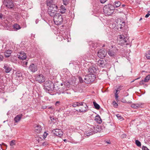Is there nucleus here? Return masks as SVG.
I'll return each instance as SVG.
<instances>
[{
	"label": "nucleus",
	"instance_id": "22",
	"mask_svg": "<svg viewBox=\"0 0 150 150\" xmlns=\"http://www.w3.org/2000/svg\"><path fill=\"white\" fill-rule=\"evenodd\" d=\"M95 120L97 123L100 124L102 122V120L100 117L98 115H97L95 118Z\"/></svg>",
	"mask_w": 150,
	"mask_h": 150
},
{
	"label": "nucleus",
	"instance_id": "30",
	"mask_svg": "<svg viewBox=\"0 0 150 150\" xmlns=\"http://www.w3.org/2000/svg\"><path fill=\"white\" fill-rule=\"evenodd\" d=\"M81 102H77L76 103H73V104L72 105V106L73 107H75L76 106L79 107V105H81Z\"/></svg>",
	"mask_w": 150,
	"mask_h": 150
},
{
	"label": "nucleus",
	"instance_id": "40",
	"mask_svg": "<svg viewBox=\"0 0 150 150\" xmlns=\"http://www.w3.org/2000/svg\"><path fill=\"white\" fill-rule=\"evenodd\" d=\"M116 115L117 117V118L118 119H119V120L121 119H122V117L120 115H119V114H117Z\"/></svg>",
	"mask_w": 150,
	"mask_h": 150
},
{
	"label": "nucleus",
	"instance_id": "14",
	"mask_svg": "<svg viewBox=\"0 0 150 150\" xmlns=\"http://www.w3.org/2000/svg\"><path fill=\"white\" fill-rule=\"evenodd\" d=\"M52 132L57 136H61L63 134L62 130L58 129H53L52 130Z\"/></svg>",
	"mask_w": 150,
	"mask_h": 150
},
{
	"label": "nucleus",
	"instance_id": "55",
	"mask_svg": "<svg viewBox=\"0 0 150 150\" xmlns=\"http://www.w3.org/2000/svg\"><path fill=\"white\" fill-rule=\"evenodd\" d=\"M142 18H140L139 21H140L142 20Z\"/></svg>",
	"mask_w": 150,
	"mask_h": 150
},
{
	"label": "nucleus",
	"instance_id": "13",
	"mask_svg": "<svg viewBox=\"0 0 150 150\" xmlns=\"http://www.w3.org/2000/svg\"><path fill=\"white\" fill-rule=\"evenodd\" d=\"M98 70V68L96 65H93L91 67L88 69V71L91 73H96Z\"/></svg>",
	"mask_w": 150,
	"mask_h": 150
},
{
	"label": "nucleus",
	"instance_id": "16",
	"mask_svg": "<svg viewBox=\"0 0 150 150\" xmlns=\"http://www.w3.org/2000/svg\"><path fill=\"white\" fill-rule=\"evenodd\" d=\"M29 69L32 72H34L38 70L37 65L34 64H31L29 67Z\"/></svg>",
	"mask_w": 150,
	"mask_h": 150
},
{
	"label": "nucleus",
	"instance_id": "49",
	"mask_svg": "<svg viewBox=\"0 0 150 150\" xmlns=\"http://www.w3.org/2000/svg\"><path fill=\"white\" fill-rule=\"evenodd\" d=\"M3 16V14H2L1 13H0V19H2V18L3 17V16Z\"/></svg>",
	"mask_w": 150,
	"mask_h": 150
},
{
	"label": "nucleus",
	"instance_id": "2",
	"mask_svg": "<svg viewBox=\"0 0 150 150\" xmlns=\"http://www.w3.org/2000/svg\"><path fill=\"white\" fill-rule=\"evenodd\" d=\"M58 6L55 4L52 5L48 7L47 12L51 16H53L56 13L58 10Z\"/></svg>",
	"mask_w": 150,
	"mask_h": 150
},
{
	"label": "nucleus",
	"instance_id": "9",
	"mask_svg": "<svg viewBox=\"0 0 150 150\" xmlns=\"http://www.w3.org/2000/svg\"><path fill=\"white\" fill-rule=\"evenodd\" d=\"M106 54V51L103 49H100L98 52V55L100 58H103L105 57Z\"/></svg>",
	"mask_w": 150,
	"mask_h": 150
},
{
	"label": "nucleus",
	"instance_id": "29",
	"mask_svg": "<svg viewBox=\"0 0 150 150\" xmlns=\"http://www.w3.org/2000/svg\"><path fill=\"white\" fill-rule=\"evenodd\" d=\"M64 85L66 87L69 88L70 86V83L68 81H65L64 82Z\"/></svg>",
	"mask_w": 150,
	"mask_h": 150
},
{
	"label": "nucleus",
	"instance_id": "20",
	"mask_svg": "<svg viewBox=\"0 0 150 150\" xmlns=\"http://www.w3.org/2000/svg\"><path fill=\"white\" fill-rule=\"evenodd\" d=\"M35 130L38 133H40L42 131V128L40 125H36L35 127Z\"/></svg>",
	"mask_w": 150,
	"mask_h": 150
},
{
	"label": "nucleus",
	"instance_id": "58",
	"mask_svg": "<svg viewBox=\"0 0 150 150\" xmlns=\"http://www.w3.org/2000/svg\"><path fill=\"white\" fill-rule=\"evenodd\" d=\"M27 63H28V62H25V64L26 65H27Z\"/></svg>",
	"mask_w": 150,
	"mask_h": 150
},
{
	"label": "nucleus",
	"instance_id": "52",
	"mask_svg": "<svg viewBox=\"0 0 150 150\" xmlns=\"http://www.w3.org/2000/svg\"><path fill=\"white\" fill-rule=\"evenodd\" d=\"M47 144V143L46 142H44L42 143V145L43 146H46Z\"/></svg>",
	"mask_w": 150,
	"mask_h": 150
},
{
	"label": "nucleus",
	"instance_id": "19",
	"mask_svg": "<svg viewBox=\"0 0 150 150\" xmlns=\"http://www.w3.org/2000/svg\"><path fill=\"white\" fill-rule=\"evenodd\" d=\"M3 68L5 70V71L6 73H9L11 70V68L7 64L4 65Z\"/></svg>",
	"mask_w": 150,
	"mask_h": 150
},
{
	"label": "nucleus",
	"instance_id": "45",
	"mask_svg": "<svg viewBox=\"0 0 150 150\" xmlns=\"http://www.w3.org/2000/svg\"><path fill=\"white\" fill-rule=\"evenodd\" d=\"M144 82H145L144 80H142V81H140L139 84L141 85L144 84Z\"/></svg>",
	"mask_w": 150,
	"mask_h": 150
},
{
	"label": "nucleus",
	"instance_id": "35",
	"mask_svg": "<svg viewBox=\"0 0 150 150\" xmlns=\"http://www.w3.org/2000/svg\"><path fill=\"white\" fill-rule=\"evenodd\" d=\"M15 144L16 141L15 140H12L10 142V145L11 146H13Z\"/></svg>",
	"mask_w": 150,
	"mask_h": 150
},
{
	"label": "nucleus",
	"instance_id": "43",
	"mask_svg": "<svg viewBox=\"0 0 150 150\" xmlns=\"http://www.w3.org/2000/svg\"><path fill=\"white\" fill-rule=\"evenodd\" d=\"M4 56L2 55H0V61H3L4 59Z\"/></svg>",
	"mask_w": 150,
	"mask_h": 150
},
{
	"label": "nucleus",
	"instance_id": "25",
	"mask_svg": "<svg viewBox=\"0 0 150 150\" xmlns=\"http://www.w3.org/2000/svg\"><path fill=\"white\" fill-rule=\"evenodd\" d=\"M53 3V0H46V4L47 5V6L49 7L50 6H51L52 5H54V4Z\"/></svg>",
	"mask_w": 150,
	"mask_h": 150
},
{
	"label": "nucleus",
	"instance_id": "17",
	"mask_svg": "<svg viewBox=\"0 0 150 150\" xmlns=\"http://www.w3.org/2000/svg\"><path fill=\"white\" fill-rule=\"evenodd\" d=\"M91 128L93 129L94 132L95 133H97L101 131L102 129L100 126L99 125H95V126H92Z\"/></svg>",
	"mask_w": 150,
	"mask_h": 150
},
{
	"label": "nucleus",
	"instance_id": "10",
	"mask_svg": "<svg viewBox=\"0 0 150 150\" xmlns=\"http://www.w3.org/2000/svg\"><path fill=\"white\" fill-rule=\"evenodd\" d=\"M117 51V48L115 47L112 49L109 50L108 51V53L110 56L114 57L115 56Z\"/></svg>",
	"mask_w": 150,
	"mask_h": 150
},
{
	"label": "nucleus",
	"instance_id": "15",
	"mask_svg": "<svg viewBox=\"0 0 150 150\" xmlns=\"http://www.w3.org/2000/svg\"><path fill=\"white\" fill-rule=\"evenodd\" d=\"M107 64L105 60H99L97 62V64L102 67H104Z\"/></svg>",
	"mask_w": 150,
	"mask_h": 150
},
{
	"label": "nucleus",
	"instance_id": "42",
	"mask_svg": "<svg viewBox=\"0 0 150 150\" xmlns=\"http://www.w3.org/2000/svg\"><path fill=\"white\" fill-rule=\"evenodd\" d=\"M48 135V134L47 133H46L45 132L44 134L43 135V137L44 139L46 138L47 137V136Z\"/></svg>",
	"mask_w": 150,
	"mask_h": 150
},
{
	"label": "nucleus",
	"instance_id": "28",
	"mask_svg": "<svg viewBox=\"0 0 150 150\" xmlns=\"http://www.w3.org/2000/svg\"><path fill=\"white\" fill-rule=\"evenodd\" d=\"M93 104L95 107V108L97 110L100 109V107L95 101L93 102Z\"/></svg>",
	"mask_w": 150,
	"mask_h": 150
},
{
	"label": "nucleus",
	"instance_id": "41",
	"mask_svg": "<svg viewBox=\"0 0 150 150\" xmlns=\"http://www.w3.org/2000/svg\"><path fill=\"white\" fill-rule=\"evenodd\" d=\"M50 120L53 122H54V120H55V119L53 116L50 117Z\"/></svg>",
	"mask_w": 150,
	"mask_h": 150
},
{
	"label": "nucleus",
	"instance_id": "61",
	"mask_svg": "<svg viewBox=\"0 0 150 150\" xmlns=\"http://www.w3.org/2000/svg\"><path fill=\"white\" fill-rule=\"evenodd\" d=\"M134 81V80H133V81H132V82H133Z\"/></svg>",
	"mask_w": 150,
	"mask_h": 150
},
{
	"label": "nucleus",
	"instance_id": "46",
	"mask_svg": "<svg viewBox=\"0 0 150 150\" xmlns=\"http://www.w3.org/2000/svg\"><path fill=\"white\" fill-rule=\"evenodd\" d=\"M79 81H80V82L81 83H83V79L81 77H79Z\"/></svg>",
	"mask_w": 150,
	"mask_h": 150
},
{
	"label": "nucleus",
	"instance_id": "59",
	"mask_svg": "<svg viewBox=\"0 0 150 150\" xmlns=\"http://www.w3.org/2000/svg\"><path fill=\"white\" fill-rule=\"evenodd\" d=\"M63 85H64V83L63 84V83H61V86H62Z\"/></svg>",
	"mask_w": 150,
	"mask_h": 150
},
{
	"label": "nucleus",
	"instance_id": "50",
	"mask_svg": "<svg viewBox=\"0 0 150 150\" xmlns=\"http://www.w3.org/2000/svg\"><path fill=\"white\" fill-rule=\"evenodd\" d=\"M61 9V10L62 11H65V10H66V9L64 6H62Z\"/></svg>",
	"mask_w": 150,
	"mask_h": 150
},
{
	"label": "nucleus",
	"instance_id": "12",
	"mask_svg": "<svg viewBox=\"0 0 150 150\" xmlns=\"http://www.w3.org/2000/svg\"><path fill=\"white\" fill-rule=\"evenodd\" d=\"M92 126H90V129H89V130L85 132L84 134L86 135V136L88 137L95 133L93 129H92V128H92L91 127Z\"/></svg>",
	"mask_w": 150,
	"mask_h": 150
},
{
	"label": "nucleus",
	"instance_id": "5",
	"mask_svg": "<svg viewBox=\"0 0 150 150\" xmlns=\"http://www.w3.org/2000/svg\"><path fill=\"white\" fill-rule=\"evenodd\" d=\"M95 78L94 74H88L85 76L84 81L86 83L89 84L93 82Z\"/></svg>",
	"mask_w": 150,
	"mask_h": 150
},
{
	"label": "nucleus",
	"instance_id": "51",
	"mask_svg": "<svg viewBox=\"0 0 150 150\" xmlns=\"http://www.w3.org/2000/svg\"><path fill=\"white\" fill-rule=\"evenodd\" d=\"M105 142L106 143H107V144H110V141L109 140V141H105Z\"/></svg>",
	"mask_w": 150,
	"mask_h": 150
},
{
	"label": "nucleus",
	"instance_id": "24",
	"mask_svg": "<svg viewBox=\"0 0 150 150\" xmlns=\"http://www.w3.org/2000/svg\"><path fill=\"white\" fill-rule=\"evenodd\" d=\"M121 4V3L119 1H115L113 3L114 5L113 6L115 7V8H117L120 6Z\"/></svg>",
	"mask_w": 150,
	"mask_h": 150
},
{
	"label": "nucleus",
	"instance_id": "31",
	"mask_svg": "<svg viewBox=\"0 0 150 150\" xmlns=\"http://www.w3.org/2000/svg\"><path fill=\"white\" fill-rule=\"evenodd\" d=\"M139 107V105L137 104H132V108H137Z\"/></svg>",
	"mask_w": 150,
	"mask_h": 150
},
{
	"label": "nucleus",
	"instance_id": "64",
	"mask_svg": "<svg viewBox=\"0 0 150 150\" xmlns=\"http://www.w3.org/2000/svg\"><path fill=\"white\" fill-rule=\"evenodd\" d=\"M142 72H144V71H142Z\"/></svg>",
	"mask_w": 150,
	"mask_h": 150
},
{
	"label": "nucleus",
	"instance_id": "38",
	"mask_svg": "<svg viewBox=\"0 0 150 150\" xmlns=\"http://www.w3.org/2000/svg\"><path fill=\"white\" fill-rule=\"evenodd\" d=\"M113 105L114 107L117 108V107L118 106L117 104L115 101H113Z\"/></svg>",
	"mask_w": 150,
	"mask_h": 150
},
{
	"label": "nucleus",
	"instance_id": "63",
	"mask_svg": "<svg viewBox=\"0 0 150 150\" xmlns=\"http://www.w3.org/2000/svg\"><path fill=\"white\" fill-rule=\"evenodd\" d=\"M104 46H105V45H103V47H104Z\"/></svg>",
	"mask_w": 150,
	"mask_h": 150
},
{
	"label": "nucleus",
	"instance_id": "7",
	"mask_svg": "<svg viewBox=\"0 0 150 150\" xmlns=\"http://www.w3.org/2000/svg\"><path fill=\"white\" fill-rule=\"evenodd\" d=\"M80 104L81 105H79L80 108L79 109L80 112H86L88 110V107L85 103L81 102Z\"/></svg>",
	"mask_w": 150,
	"mask_h": 150
},
{
	"label": "nucleus",
	"instance_id": "18",
	"mask_svg": "<svg viewBox=\"0 0 150 150\" xmlns=\"http://www.w3.org/2000/svg\"><path fill=\"white\" fill-rule=\"evenodd\" d=\"M19 55H18V58L21 59H25L26 58V55L24 52H21Z\"/></svg>",
	"mask_w": 150,
	"mask_h": 150
},
{
	"label": "nucleus",
	"instance_id": "62",
	"mask_svg": "<svg viewBox=\"0 0 150 150\" xmlns=\"http://www.w3.org/2000/svg\"><path fill=\"white\" fill-rule=\"evenodd\" d=\"M66 139H64V141H65V142L66 141Z\"/></svg>",
	"mask_w": 150,
	"mask_h": 150
},
{
	"label": "nucleus",
	"instance_id": "56",
	"mask_svg": "<svg viewBox=\"0 0 150 150\" xmlns=\"http://www.w3.org/2000/svg\"><path fill=\"white\" fill-rule=\"evenodd\" d=\"M125 6V4H122V7H124Z\"/></svg>",
	"mask_w": 150,
	"mask_h": 150
},
{
	"label": "nucleus",
	"instance_id": "48",
	"mask_svg": "<svg viewBox=\"0 0 150 150\" xmlns=\"http://www.w3.org/2000/svg\"><path fill=\"white\" fill-rule=\"evenodd\" d=\"M126 135L125 134H123L121 136V137L122 138H125L126 137Z\"/></svg>",
	"mask_w": 150,
	"mask_h": 150
},
{
	"label": "nucleus",
	"instance_id": "8",
	"mask_svg": "<svg viewBox=\"0 0 150 150\" xmlns=\"http://www.w3.org/2000/svg\"><path fill=\"white\" fill-rule=\"evenodd\" d=\"M118 40L119 41L120 43L121 44H125L127 45L128 44V41L127 38L125 37L123 35H120L118 38Z\"/></svg>",
	"mask_w": 150,
	"mask_h": 150
},
{
	"label": "nucleus",
	"instance_id": "60",
	"mask_svg": "<svg viewBox=\"0 0 150 150\" xmlns=\"http://www.w3.org/2000/svg\"><path fill=\"white\" fill-rule=\"evenodd\" d=\"M145 86H146V87H147V85L146 84H145Z\"/></svg>",
	"mask_w": 150,
	"mask_h": 150
},
{
	"label": "nucleus",
	"instance_id": "23",
	"mask_svg": "<svg viewBox=\"0 0 150 150\" xmlns=\"http://www.w3.org/2000/svg\"><path fill=\"white\" fill-rule=\"evenodd\" d=\"M12 51L11 50H8L4 52L5 57H9L11 54Z\"/></svg>",
	"mask_w": 150,
	"mask_h": 150
},
{
	"label": "nucleus",
	"instance_id": "26",
	"mask_svg": "<svg viewBox=\"0 0 150 150\" xmlns=\"http://www.w3.org/2000/svg\"><path fill=\"white\" fill-rule=\"evenodd\" d=\"M13 28L16 30L20 29L21 27L20 25L18 24L15 23L13 25Z\"/></svg>",
	"mask_w": 150,
	"mask_h": 150
},
{
	"label": "nucleus",
	"instance_id": "47",
	"mask_svg": "<svg viewBox=\"0 0 150 150\" xmlns=\"http://www.w3.org/2000/svg\"><path fill=\"white\" fill-rule=\"evenodd\" d=\"M101 3L102 4L104 3L107 0H100Z\"/></svg>",
	"mask_w": 150,
	"mask_h": 150
},
{
	"label": "nucleus",
	"instance_id": "39",
	"mask_svg": "<svg viewBox=\"0 0 150 150\" xmlns=\"http://www.w3.org/2000/svg\"><path fill=\"white\" fill-rule=\"evenodd\" d=\"M142 150H149L146 146H143L142 147Z\"/></svg>",
	"mask_w": 150,
	"mask_h": 150
},
{
	"label": "nucleus",
	"instance_id": "36",
	"mask_svg": "<svg viewBox=\"0 0 150 150\" xmlns=\"http://www.w3.org/2000/svg\"><path fill=\"white\" fill-rule=\"evenodd\" d=\"M115 93V98L116 100H117V98L118 97V93H117V92L119 91V90L118 89H117V90H116Z\"/></svg>",
	"mask_w": 150,
	"mask_h": 150
},
{
	"label": "nucleus",
	"instance_id": "33",
	"mask_svg": "<svg viewBox=\"0 0 150 150\" xmlns=\"http://www.w3.org/2000/svg\"><path fill=\"white\" fill-rule=\"evenodd\" d=\"M146 57L148 59H150V50L148 51L146 54Z\"/></svg>",
	"mask_w": 150,
	"mask_h": 150
},
{
	"label": "nucleus",
	"instance_id": "11",
	"mask_svg": "<svg viewBox=\"0 0 150 150\" xmlns=\"http://www.w3.org/2000/svg\"><path fill=\"white\" fill-rule=\"evenodd\" d=\"M35 79L36 80L40 83H43L45 81V77L41 74L37 75Z\"/></svg>",
	"mask_w": 150,
	"mask_h": 150
},
{
	"label": "nucleus",
	"instance_id": "3",
	"mask_svg": "<svg viewBox=\"0 0 150 150\" xmlns=\"http://www.w3.org/2000/svg\"><path fill=\"white\" fill-rule=\"evenodd\" d=\"M54 85L50 81L45 82L44 84V89L47 91H52L54 89Z\"/></svg>",
	"mask_w": 150,
	"mask_h": 150
},
{
	"label": "nucleus",
	"instance_id": "57",
	"mask_svg": "<svg viewBox=\"0 0 150 150\" xmlns=\"http://www.w3.org/2000/svg\"><path fill=\"white\" fill-rule=\"evenodd\" d=\"M1 149V145L0 144V150Z\"/></svg>",
	"mask_w": 150,
	"mask_h": 150
},
{
	"label": "nucleus",
	"instance_id": "54",
	"mask_svg": "<svg viewBox=\"0 0 150 150\" xmlns=\"http://www.w3.org/2000/svg\"><path fill=\"white\" fill-rule=\"evenodd\" d=\"M17 75V76L18 77H20V76H21H21H22V75H19V76H18V75Z\"/></svg>",
	"mask_w": 150,
	"mask_h": 150
},
{
	"label": "nucleus",
	"instance_id": "6",
	"mask_svg": "<svg viewBox=\"0 0 150 150\" xmlns=\"http://www.w3.org/2000/svg\"><path fill=\"white\" fill-rule=\"evenodd\" d=\"M3 4L8 9H12L14 6V4L12 0H4Z\"/></svg>",
	"mask_w": 150,
	"mask_h": 150
},
{
	"label": "nucleus",
	"instance_id": "27",
	"mask_svg": "<svg viewBox=\"0 0 150 150\" xmlns=\"http://www.w3.org/2000/svg\"><path fill=\"white\" fill-rule=\"evenodd\" d=\"M125 22L124 21L123 22H120V23H119V24H118L117 26H118V28H119L120 29H122L123 27L124 26V25H125Z\"/></svg>",
	"mask_w": 150,
	"mask_h": 150
},
{
	"label": "nucleus",
	"instance_id": "1",
	"mask_svg": "<svg viewBox=\"0 0 150 150\" xmlns=\"http://www.w3.org/2000/svg\"><path fill=\"white\" fill-rule=\"evenodd\" d=\"M115 7L110 4H109L105 6L103 8V12L106 15H111L113 12Z\"/></svg>",
	"mask_w": 150,
	"mask_h": 150
},
{
	"label": "nucleus",
	"instance_id": "37",
	"mask_svg": "<svg viewBox=\"0 0 150 150\" xmlns=\"http://www.w3.org/2000/svg\"><path fill=\"white\" fill-rule=\"evenodd\" d=\"M69 0H63L64 5H66L68 3Z\"/></svg>",
	"mask_w": 150,
	"mask_h": 150
},
{
	"label": "nucleus",
	"instance_id": "44",
	"mask_svg": "<svg viewBox=\"0 0 150 150\" xmlns=\"http://www.w3.org/2000/svg\"><path fill=\"white\" fill-rule=\"evenodd\" d=\"M150 11H149L148 12L147 14L146 15L145 17L146 18H147L149 16H150Z\"/></svg>",
	"mask_w": 150,
	"mask_h": 150
},
{
	"label": "nucleus",
	"instance_id": "4",
	"mask_svg": "<svg viewBox=\"0 0 150 150\" xmlns=\"http://www.w3.org/2000/svg\"><path fill=\"white\" fill-rule=\"evenodd\" d=\"M54 23L57 25H60L63 21L62 16L59 13H57L53 16Z\"/></svg>",
	"mask_w": 150,
	"mask_h": 150
},
{
	"label": "nucleus",
	"instance_id": "34",
	"mask_svg": "<svg viewBox=\"0 0 150 150\" xmlns=\"http://www.w3.org/2000/svg\"><path fill=\"white\" fill-rule=\"evenodd\" d=\"M135 144L136 145L139 147H140L141 146V142L138 140H135Z\"/></svg>",
	"mask_w": 150,
	"mask_h": 150
},
{
	"label": "nucleus",
	"instance_id": "21",
	"mask_svg": "<svg viewBox=\"0 0 150 150\" xmlns=\"http://www.w3.org/2000/svg\"><path fill=\"white\" fill-rule=\"evenodd\" d=\"M22 114L17 115L14 118V120L15 122L17 123L21 120L22 116Z\"/></svg>",
	"mask_w": 150,
	"mask_h": 150
},
{
	"label": "nucleus",
	"instance_id": "32",
	"mask_svg": "<svg viewBox=\"0 0 150 150\" xmlns=\"http://www.w3.org/2000/svg\"><path fill=\"white\" fill-rule=\"evenodd\" d=\"M150 79V75H147L145 78L144 81L145 82H148Z\"/></svg>",
	"mask_w": 150,
	"mask_h": 150
},
{
	"label": "nucleus",
	"instance_id": "53",
	"mask_svg": "<svg viewBox=\"0 0 150 150\" xmlns=\"http://www.w3.org/2000/svg\"><path fill=\"white\" fill-rule=\"evenodd\" d=\"M59 101H57L55 103L56 105H57V104H59Z\"/></svg>",
	"mask_w": 150,
	"mask_h": 150
}]
</instances>
